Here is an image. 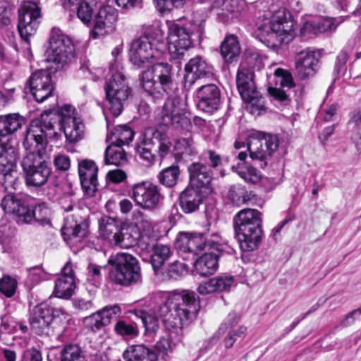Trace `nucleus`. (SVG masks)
Returning <instances> with one entry per match:
<instances>
[{
	"instance_id": "nucleus-61",
	"label": "nucleus",
	"mask_w": 361,
	"mask_h": 361,
	"mask_svg": "<svg viewBox=\"0 0 361 361\" xmlns=\"http://www.w3.org/2000/svg\"><path fill=\"white\" fill-rule=\"evenodd\" d=\"M54 164L57 170L61 171H68L71 167V159L68 156L58 154L54 158Z\"/></svg>"
},
{
	"instance_id": "nucleus-55",
	"label": "nucleus",
	"mask_w": 361,
	"mask_h": 361,
	"mask_svg": "<svg viewBox=\"0 0 361 361\" xmlns=\"http://www.w3.org/2000/svg\"><path fill=\"white\" fill-rule=\"evenodd\" d=\"M17 281L15 279L6 276L0 279V292L7 298L12 297L16 293Z\"/></svg>"
},
{
	"instance_id": "nucleus-30",
	"label": "nucleus",
	"mask_w": 361,
	"mask_h": 361,
	"mask_svg": "<svg viewBox=\"0 0 361 361\" xmlns=\"http://www.w3.org/2000/svg\"><path fill=\"white\" fill-rule=\"evenodd\" d=\"M126 361H157V355L152 349L144 345H133L123 353Z\"/></svg>"
},
{
	"instance_id": "nucleus-17",
	"label": "nucleus",
	"mask_w": 361,
	"mask_h": 361,
	"mask_svg": "<svg viewBox=\"0 0 361 361\" xmlns=\"http://www.w3.org/2000/svg\"><path fill=\"white\" fill-rule=\"evenodd\" d=\"M18 158V153L13 147H6L0 144V184L4 185L6 189L16 188L18 183L16 171Z\"/></svg>"
},
{
	"instance_id": "nucleus-26",
	"label": "nucleus",
	"mask_w": 361,
	"mask_h": 361,
	"mask_svg": "<svg viewBox=\"0 0 361 361\" xmlns=\"http://www.w3.org/2000/svg\"><path fill=\"white\" fill-rule=\"evenodd\" d=\"M190 173V186L206 191L212 180V176L207 166L203 164L195 162L188 167Z\"/></svg>"
},
{
	"instance_id": "nucleus-37",
	"label": "nucleus",
	"mask_w": 361,
	"mask_h": 361,
	"mask_svg": "<svg viewBox=\"0 0 361 361\" xmlns=\"http://www.w3.org/2000/svg\"><path fill=\"white\" fill-rule=\"evenodd\" d=\"M110 143L105 150V164L116 166L125 164L127 162V157L122 146L112 142Z\"/></svg>"
},
{
	"instance_id": "nucleus-19",
	"label": "nucleus",
	"mask_w": 361,
	"mask_h": 361,
	"mask_svg": "<svg viewBox=\"0 0 361 361\" xmlns=\"http://www.w3.org/2000/svg\"><path fill=\"white\" fill-rule=\"evenodd\" d=\"M185 87L190 88L197 80L210 78L214 75V68L202 56L192 58L185 66Z\"/></svg>"
},
{
	"instance_id": "nucleus-8",
	"label": "nucleus",
	"mask_w": 361,
	"mask_h": 361,
	"mask_svg": "<svg viewBox=\"0 0 361 361\" xmlns=\"http://www.w3.org/2000/svg\"><path fill=\"white\" fill-rule=\"evenodd\" d=\"M257 25L258 28L267 34L269 40L274 41L271 44L272 47L288 42L292 37L293 22L290 13L285 8L276 11L267 23Z\"/></svg>"
},
{
	"instance_id": "nucleus-43",
	"label": "nucleus",
	"mask_w": 361,
	"mask_h": 361,
	"mask_svg": "<svg viewBox=\"0 0 361 361\" xmlns=\"http://www.w3.org/2000/svg\"><path fill=\"white\" fill-rule=\"evenodd\" d=\"M180 172L179 166L173 164L162 169L157 175V178L161 185L167 188H172L177 184Z\"/></svg>"
},
{
	"instance_id": "nucleus-15",
	"label": "nucleus",
	"mask_w": 361,
	"mask_h": 361,
	"mask_svg": "<svg viewBox=\"0 0 361 361\" xmlns=\"http://www.w3.org/2000/svg\"><path fill=\"white\" fill-rule=\"evenodd\" d=\"M61 317H66L62 309L40 304L33 308L29 321L32 329L37 334L49 336L51 332L50 324L54 319Z\"/></svg>"
},
{
	"instance_id": "nucleus-10",
	"label": "nucleus",
	"mask_w": 361,
	"mask_h": 361,
	"mask_svg": "<svg viewBox=\"0 0 361 361\" xmlns=\"http://www.w3.org/2000/svg\"><path fill=\"white\" fill-rule=\"evenodd\" d=\"M107 108L114 117H118L123 111L124 104L131 94L124 75L121 72L112 74L104 87Z\"/></svg>"
},
{
	"instance_id": "nucleus-16",
	"label": "nucleus",
	"mask_w": 361,
	"mask_h": 361,
	"mask_svg": "<svg viewBox=\"0 0 361 361\" xmlns=\"http://www.w3.org/2000/svg\"><path fill=\"white\" fill-rule=\"evenodd\" d=\"M40 18L41 10L36 3L25 1L21 5L19 8L18 29L23 39L27 41L36 32Z\"/></svg>"
},
{
	"instance_id": "nucleus-3",
	"label": "nucleus",
	"mask_w": 361,
	"mask_h": 361,
	"mask_svg": "<svg viewBox=\"0 0 361 361\" xmlns=\"http://www.w3.org/2000/svg\"><path fill=\"white\" fill-rule=\"evenodd\" d=\"M200 307L194 292L183 290L164 297L162 302L149 311L136 310L135 315L140 318L147 334H155L161 319L166 332L178 336L183 325L192 319Z\"/></svg>"
},
{
	"instance_id": "nucleus-27",
	"label": "nucleus",
	"mask_w": 361,
	"mask_h": 361,
	"mask_svg": "<svg viewBox=\"0 0 361 361\" xmlns=\"http://www.w3.org/2000/svg\"><path fill=\"white\" fill-rule=\"evenodd\" d=\"M223 251L207 250L195 262V269L201 276L213 274L217 269L218 257Z\"/></svg>"
},
{
	"instance_id": "nucleus-12",
	"label": "nucleus",
	"mask_w": 361,
	"mask_h": 361,
	"mask_svg": "<svg viewBox=\"0 0 361 361\" xmlns=\"http://www.w3.org/2000/svg\"><path fill=\"white\" fill-rule=\"evenodd\" d=\"M174 84L175 89L171 93L163 92L159 95L152 94H149L157 99L163 97L164 94L169 96L160 112L158 114L159 119L163 125L184 128L190 124V121L185 116V109L180 101V99L176 96H173V94L177 89L175 82Z\"/></svg>"
},
{
	"instance_id": "nucleus-64",
	"label": "nucleus",
	"mask_w": 361,
	"mask_h": 361,
	"mask_svg": "<svg viewBox=\"0 0 361 361\" xmlns=\"http://www.w3.org/2000/svg\"><path fill=\"white\" fill-rule=\"evenodd\" d=\"M348 53L345 50H342L337 56L335 63V72L339 74L341 71L345 66L347 61L348 60Z\"/></svg>"
},
{
	"instance_id": "nucleus-2",
	"label": "nucleus",
	"mask_w": 361,
	"mask_h": 361,
	"mask_svg": "<svg viewBox=\"0 0 361 361\" xmlns=\"http://www.w3.org/2000/svg\"><path fill=\"white\" fill-rule=\"evenodd\" d=\"M57 118L54 114H42L38 120L32 121L26 131L23 146L27 152L22 160V168L25 183L29 186L44 185L51 174V169L43 155L47 138H56L59 133L55 130Z\"/></svg>"
},
{
	"instance_id": "nucleus-29",
	"label": "nucleus",
	"mask_w": 361,
	"mask_h": 361,
	"mask_svg": "<svg viewBox=\"0 0 361 361\" xmlns=\"http://www.w3.org/2000/svg\"><path fill=\"white\" fill-rule=\"evenodd\" d=\"M140 238L139 228L133 224H124L121 227L116 245L121 248H130L138 243Z\"/></svg>"
},
{
	"instance_id": "nucleus-49",
	"label": "nucleus",
	"mask_w": 361,
	"mask_h": 361,
	"mask_svg": "<svg viewBox=\"0 0 361 361\" xmlns=\"http://www.w3.org/2000/svg\"><path fill=\"white\" fill-rule=\"evenodd\" d=\"M114 331L118 335L130 338L136 337L139 334L137 326L135 324H130L123 320H119L116 323Z\"/></svg>"
},
{
	"instance_id": "nucleus-36",
	"label": "nucleus",
	"mask_w": 361,
	"mask_h": 361,
	"mask_svg": "<svg viewBox=\"0 0 361 361\" xmlns=\"http://www.w3.org/2000/svg\"><path fill=\"white\" fill-rule=\"evenodd\" d=\"M240 53V47L237 37L231 35L226 37L221 46V54L224 59L231 63L236 60Z\"/></svg>"
},
{
	"instance_id": "nucleus-4",
	"label": "nucleus",
	"mask_w": 361,
	"mask_h": 361,
	"mask_svg": "<svg viewBox=\"0 0 361 361\" xmlns=\"http://www.w3.org/2000/svg\"><path fill=\"white\" fill-rule=\"evenodd\" d=\"M262 214L255 209H243L233 218L235 235L241 250L253 251L259 247L262 237Z\"/></svg>"
},
{
	"instance_id": "nucleus-24",
	"label": "nucleus",
	"mask_w": 361,
	"mask_h": 361,
	"mask_svg": "<svg viewBox=\"0 0 361 361\" xmlns=\"http://www.w3.org/2000/svg\"><path fill=\"white\" fill-rule=\"evenodd\" d=\"M234 283V278L228 275H220L201 282L197 292L201 295H208L215 292L228 291Z\"/></svg>"
},
{
	"instance_id": "nucleus-39",
	"label": "nucleus",
	"mask_w": 361,
	"mask_h": 361,
	"mask_svg": "<svg viewBox=\"0 0 361 361\" xmlns=\"http://www.w3.org/2000/svg\"><path fill=\"white\" fill-rule=\"evenodd\" d=\"M26 210L27 212L23 216L22 222L30 224L33 220L41 223L49 221V209L45 203H39L35 206L33 209L29 208L27 205Z\"/></svg>"
},
{
	"instance_id": "nucleus-52",
	"label": "nucleus",
	"mask_w": 361,
	"mask_h": 361,
	"mask_svg": "<svg viewBox=\"0 0 361 361\" xmlns=\"http://www.w3.org/2000/svg\"><path fill=\"white\" fill-rule=\"evenodd\" d=\"M262 62V56L255 50L247 49L243 56V61L240 66H245L247 68L252 70L255 68H259Z\"/></svg>"
},
{
	"instance_id": "nucleus-35",
	"label": "nucleus",
	"mask_w": 361,
	"mask_h": 361,
	"mask_svg": "<svg viewBox=\"0 0 361 361\" xmlns=\"http://www.w3.org/2000/svg\"><path fill=\"white\" fill-rule=\"evenodd\" d=\"M1 205L5 212L17 215L18 221L22 222L23 216L27 212L24 201L13 195H7L2 199Z\"/></svg>"
},
{
	"instance_id": "nucleus-51",
	"label": "nucleus",
	"mask_w": 361,
	"mask_h": 361,
	"mask_svg": "<svg viewBox=\"0 0 361 361\" xmlns=\"http://www.w3.org/2000/svg\"><path fill=\"white\" fill-rule=\"evenodd\" d=\"M187 271L186 264L176 261L168 265L164 272V276L165 279L176 280L182 277Z\"/></svg>"
},
{
	"instance_id": "nucleus-5",
	"label": "nucleus",
	"mask_w": 361,
	"mask_h": 361,
	"mask_svg": "<svg viewBox=\"0 0 361 361\" xmlns=\"http://www.w3.org/2000/svg\"><path fill=\"white\" fill-rule=\"evenodd\" d=\"M204 22V17L197 18L196 14H194L189 26L178 23L169 25L167 42L172 58L180 59L183 56L185 51L192 46V35L195 32H202Z\"/></svg>"
},
{
	"instance_id": "nucleus-62",
	"label": "nucleus",
	"mask_w": 361,
	"mask_h": 361,
	"mask_svg": "<svg viewBox=\"0 0 361 361\" xmlns=\"http://www.w3.org/2000/svg\"><path fill=\"white\" fill-rule=\"evenodd\" d=\"M341 20L337 18H329L318 23L319 32H324L336 30Z\"/></svg>"
},
{
	"instance_id": "nucleus-57",
	"label": "nucleus",
	"mask_w": 361,
	"mask_h": 361,
	"mask_svg": "<svg viewBox=\"0 0 361 361\" xmlns=\"http://www.w3.org/2000/svg\"><path fill=\"white\" fill-rule=\"evenodd\" d=\"M240 320V316L235 312H231L224 319L221 324L219 331L224 332L227 329H234L233 328L237 325Z\"/></svg>"
},
{
	"instance_id": "nucleus-7",
	"label": "nucleus",
	"mask_w": 361,
	"mask_h": 361,
	"mask_svg": "<svg viewBox=\"0 0 361 361\" xmlns=\"http://www.w3.org/2000/svg\"><path fill=\"white\" fill-rule=\"evenodd\" d=\"M175 246L181 252L197 255L207 250L224 251L226 245L218 234L182 232L177 236Z\"/></svg>"
},
{
	"instance_id": "nucleus-44",
	"label": "nucleus",
	"mask_w": 361,
	"mask_h": 361,
	"mask_svg": "<svg viewBox=\"0 0 361 361\" xmlns=\"http://www.w3.org/2000/svg\"><path fill=\"white\" fill-rule=\"evenodd\" d=\"M228 197L233 203L239 206L251 202L255 195L247 192L245 187L236 185L230 188Z\"/></svg>"
},
{
	"instance_id": "nucleus-45",
	"label": "nucleus",
	"mask_w": 361,
	"mask_h": 361,
	"mask_svg": "<svg viewBox=\"0 0 361 361\" xmlns=\"http://www.w3.org/2000/svg\"><path fill=\"white\" fill-rule=\"evenodd\" d=\"M232 169L246 182L257 183L261 179L260 172L251 166L238 164L236 166H233Z\"/></svg>"
},
{
	"instance_id": "nucleus-54",
	"label": "nucleus",
	"mask_w": 361,
	"mask_h": 361,
	"mask_svg": "<svg viewBox=\"0 0 361 361\" xmlns=\"http://www.w3.org/2000/svg\"><path fill=\"white\" fill-rule=\"evenodd\" d=\"M246 332L247 327L244 325L239 326L236 329L229 330L224 341L225 347L226 348H232L238 338L245 336Z\"/></svg>"
},
{
	"instance_id": "nucleus-31",
	"label": "nucleus",
	"mask_w": 361,
	"mask_h": 361,
	"mask_svg": "<svg viewBox=\"0 0 361 361\" xmlns=\"http://www.w3.org/2000/svg\"><path fill=\"white\" fill-rule=\"evenodd\" d=\"M25 123V118L18 113L0 115V137L13 134Z\"/></svg>"
},
{
	"instance_id": "nucleus-22",
	"label": "nucleus",
	"mask_w": 361,
	"mask_h": 361,
	"mask_svg": "<svg viewBox=\"0 0 361 361\" xmlns=\"http://www.w3.org/2000/svg\"><path fill=\"white\" fill-rule=\"evenodd\" d=\"M97 166L92 160L83 159L78 163L81 186L90 196H93L97 190Z\"/></svg>"
},
{
	"instance_id": "nucleus-42",
	"label": "nucleus",
	"mask_w": 361,
	"mask_h": 361,
	"mask_svg": "<svg viewBox=\"0 0 361 361\" xmlns=\"http://www.w3.org/2000/svg\"><path fill=\"white\" fill-rule=\"evenodd\" d=\"M149 140V133H145L140 144L137 145L136 147L137 154L143 161V164L147 166L153 165L156 160V156L152 153L153 145H147Z\"/></svg>"
},
{
	"instance_id": "nucleus-25",
	"label": "nucleus",
	"mask_w": 361,
	"mask_h": 361,
	"mask_svg": "<svg viewBox=\"0 0 361 361\" xmlns=\"http://www.w3.org/2000/svg\"><path fill=\"white\" fill-rule=\"evenodd\" d=\"M204 192L190 185L187 187L179 197V204L181 209L187 214L196 211L202 202Z\"/></svg>"
},
{
	"instance_id": "nucleus-1",
	"label": "nucleus",
	"mask_w": 361,
	"mask_h": 361,
	"mask_svg": "<svg viewBox=\"0 0 361 361\" xmlns=\"http://www.w3.org/2000/svg\"><path fill=\"white\" fill-rule=\"evenodd\" d=\"M161 31L152 28L135 39L129 49L130 61L137 68L150 65L140 75V85L149 94L171 93L175 89L172 66L159 61L163 52L156 47V38Z\"/></svg>"
},
{
	"instance_id": "nucleus-41",
	"label": "nucleus",
	"mask_w": 361,
	"mask_h": 361,
	"mask_svg": "<svg viewBox=\"0 0 361 361\" xmlns=\"http://www.w3.org/2000/svg\"><path fill=\"white\" fill-rule=\"evenodd\" d=\"M75 279L70 276L63 278L59 276L55 282L53 293L59 298H70L75 289Z\"/></svg>"
},
{
	"instance_id": "nucleus-56",
	"label": "nucleus",
	"mask_w": 361,
	"mask_h": 361,
	"mask_svg": "<svg viewBox=\"0 0 361 361\" xmlns=\"http://www.w3.org/2000/svg\"><path fill=\"white\" fill-rule=\"evenodd\" d=\"M27 283H30L31 286H35L47 277L46 272L41 267L39 266L31 267L27 269Z\"/></svg>"
},
{
	"instance_id": "nucleus-47",
	"label": "nucleus",
	"mask_w": 361,
	"mask_h": 361,
	"mask_svg": "<svg viewBox=\"0 0 361 361\" xmlns=\"http://www.w3.org/2000/svg\"><path fill=\"white\" fill-rule=\"evenodd\" d=\"M250 94V98L243 99L247 103L246 108L253 116H259L265 110L264 99L257 91L255 92V94Z\"/></svg>"
},
{
	"instance_id": "nucleus-63",
	"label": "nucleus",
	"mask_w": 361,
	"mask_h": 361,
	"mask_svg": "<svg viewBox=\"0 0 361 361\" xmlns=\"http://www.w3.org/2000/svg\"><path fill=\"white\" fill-rule=\"evenodd\" d=\"M137 221L133 225L139 228V231L142 229L144 231H149L152 228V221L141 212H137Z\"/></svg>"
},
{
	"instance_id": "nucleus-21",
	"label": "nucleus",
	"mask_w": 361,
	"mask_h": 361,
	"mask_svg": "<svg viewBox=\"0 0 361 361\" xmlns=\"http://www.w3.org/2000/svg\"><path fill=\"white\" fill-rule=\"evenodd\" d=\"M295 68L301 80L313 77L319 69V59L315 51L307 48L298 53L295 61Z\"/></svg>"
},
{
	"instance_id": "nucleus-20",
	"label": "nucleus",
	"mask_w": 361,
	"mask_h": 361,
	"mask_svg": "<svg viewBox=\"0 0 361 361\" xmlns=\"http://www.w3.org/2000/svg\"><path fill=\"white\" fill-rule=\"evenodd\" d=\"M28 84L30 91L38 102H43L49 97L53 91L51 77L47 70H38L30 77Z\"/></svg>"
},
{
	"instance_id": "nucleus-50",
	"label": "nucleus",
	"mask_w": 361,
	"mask_h": 361,
	"mask_svg": "<svg viewBox=\"0 0 361 361\" xmlns=\"http://www.w3.org/2000/svg\"><path fill=\"white\" fill-rule=\"evenodd\" d=\"M79 4L77 10L78 18L86 25L90 24L92 19L93 6L95 5L94 0H86Z\"/></svg>"
},
{
	"instance_id": "nucleus-48",
	"label": "nucleus",
	"mask_w": 361,
	"mask_h": 361,
	"mask_svg": "<svg viewBox=\"0 0 361 361\" xmlns=\"http://www.w3.org/2000/svg\"><path fill=\"white\" fill-rule=\"evenodd\" d=\"M176 157L190 156L195 154L194 142L191 137L180 138L173 147Z\"/></svg>"
},
{
	"instance_id": "nucleus-23",
	"label": "nucleus",
	"mask_w": 361,
	"mask_h": 361,
	"mask_svg": "<svg viewBox=\"0 0 361 361\" xmlns=\"http://www.w3.org/2000/svg\"><path fill=\"white\" fill-rule=\"evenodd\" d=\"M198 108L205 112L212 113L218 109L220 103V91L214 84L202 85L197 92Z\"/></svg>"
},
{
	"instance_id": "nucleus-11",
	"label": "nucleus",
	"mask_w": 361,
	"mask_h": 361,
	"mask_svg": "<svg viewBox=\"0 0 361 361\" xmlns=\"http://www.w3.org/2000/svg\"><path fill=\"white\" fill-rule=\"evenodd\" d=\"M279 139L276 135L262 132L252 133L247 139V150L250 157L265 167L273 154L279 147Z\"/></svg>"
},
{
	"instance_id": "nucleus-33",
	"label": "nucleus",
	"mask_w": 361,
	"mask_h": 361,
	"mask_svg": "<svg viewBox=\"0 0 361 361\" xmlns=\"http://www.w3.org/2000/svg\"><path fill=\"white\" fill-rule=\"evenodd\" d=\"M145 249L152 251L151 264L155 273L161 268L166 260L171 255V250L169 246L161 243H147Z\"/></svg>"
},
{
	"instance_id": "nucleus-34",
	"label": "nucleus",
	"mask_w": 361,
	"mask_h": 361,
	"mask_svg": "<svg viewBox=\"0 0 361 361\" xmlns=\"http://www.w3.org/2000/svg\"><path fill=\"white\" fill-rule=\"evenodd\" d=\"M149 136L150 140L147 141V145H153L161 160L172 153L174 146L169 137L159 131H154L149 133Z\"/></svg>"
},
{
	"instance_id": "nucleus-6",
	"label": "nucleus",
	"mask_w": 361,
	"mask_h": 361,
	"mask_svg": "<svg viewBox=\"0 0 361 361\" xmlns=\"http://www.w3.org/2000/svg\"><path fill=\"white\" fill-rule=\"evenodd\" d=\"M108 263L111 265L110 279L116 284L129 286L141 281V269L136 257L132 255L119 252L111 255Z\"/></svg>"
},
{
	"instance_id": "nucleus-38",
	"label": "nucleus",
	"mask_w": 361,
	"mask_h": 361,
	"mask_svg": "<svg viewBox=\"0 0 361 361\" xmlns=\"http://www.w3.org/2000/svg\"><path fill=\"white\" fill-rule=\"evenodd\" d=\"M86 234V224L80 221H74L73 217H67L62 229V235L65 240L74 238H82Z\"/></svg>"
},
{
	"instance_id": "nucleus-58",
	"label": "nucleus",
	"mask_w": 361,
	"mask_h": 361,
	"mask_svg": "<svg viewBox=\"0 0 361 361\" xmlns=\"http://www.w3.org/2000/svg\"><path fill=\"white\" fill-rule=\"evenodd\" d=\"M170 334L171 338H161L156 344L157 349L164 355H168L171 353L176 346V342L173 340L172 336Z\"/></svg>"
},
{
	"instance_id": "nucleus-9",
	"label": "nucleus",
	"mask_w": 361,
	"mask_h": 361,
	"mask_svg": "<svg viewBox=\"0 0 361 361\" xmlns=\"http://www.w3.org/2000/svg\"><path fill=\"white\" fill-rule=\"evenodd\" d=\"M43 114H54L57 118L55 130L59 133L57 140L61 134L57 131V126H60L63 130L66 140L68 143L75 144L82 140L85 136V127L81 118L78 116L75 109L71 105H63L59 110V116L53 111H45ZM56 140V138H49Z\"/></svg>"
},
{
	"instance_id": "nucleus-32",
	"label": "nucleus",
	"mask_w": 361,
	"mask_h": 361,
	"mask_svg": "<svg viewBox=\"0 0 361 361\" xmlns=\"http://www.w3.org/2000/svg\"><path fill=\"white\" fill-rule=\"evenodd\" d=\"M121 227L120 222L116 219L109 216H105L99 221L100 235L114 245H116Z\"/></svg>"
},
{
	"instance_id": "nucleus-18",
	"label": "nucleus",
	"mask_w": 361,
	"mask_h": 361,
	"mask_svg": "<svg viewBox=\"0 0 361 361\" xmlns=\"http://www.w3.org/2000/svg\"><path fill=\"white\" fill-rule=\"evenodd\" d=\"M118 20V11L111 6H102L94 19L91 32L93 38L104 36L114 31Z\"/></svg>"
},
{
	"instance_id": "nucleus-40",
	"label": "nucleus",
	"mask_w": 361,
	"mask_h": 361,
	"mask_svg": "<svg viewBox=\"0 0 361 361\" xmlns=\"http://www.w3.org/2000/svg\"><path fill=\"white\" fill-rule=\"evenodd\" d=\"M134 136L133 130L126 125L116 126L114 130L106 136V142L120 145H128L132 141Z\"/></svg>"
},
{
	"instance_id": "nucleus-46",
	"label": "nucleus",
	"mask_w": 361,
	"mask_h": 361,
	"mask_svg": "<svg viewBox=\"0 0 361 361\" xmlns=\"http://www.w3.org/2000/svg\"><path fill=\"white\" fill-rule=\"evenodd\" d=\"M61 361H87L79 345L69 344L65 345L60 353Z\"/></svg>"
},
{
	"instance_id": "nucleus-53",
	"label": "nucleus",
	"mask_w": 361,
	"mask_h": 361,
	"mask_svg": "<svg viewBox=\"0 0 361 361\" xmlns=\"http://www.w3.org/2000/svg\"><path fill=\"white\" fill-rule=\"evenodd\" d=\"M106 319L105 320L102 318L99 311L92 314L84 319L86 328L92 332H97L104 326H106Z\"/></svg>"
},
{
	"instance_id": "nucleus-60",
	"label": "nucleus",
	"mask_w": 361,
	"mask_h": 361,
	"mask_svg": "<svg viewBox=\"0 0 361 361\" xmlns=\"http://www.w3.org/2000/svg\"><path fill=\"white\" fill-rule=\"evenodd\" d=\"M99 312L102 318L107 320L106 325H108L110 324L112 318L116 317L121 314V310L118 305H114L113 306H106L104 307L102 310H99Z\"/></svg>"
},
{
	"instance_id": "nucleus-59",
	"label": "nucleus",
	"mask_w": 361,
	"mask_h": 361,
	"mask_svg": "<svg viewBox=\"0 0 361 361\" xmlns=\"http://www.w3.org/2000/svg\"><path fill=\"white\" fill-rule=\"evenodd\" d=\"M274 74L278 78H280V82L282 87H287L290 89L295 86L293 78L289 71L282 68H277L275 71Z\"/></svg>"
},
{
	"instance_id": "nucleus-14",
	"label": "nucleus",
	"mask_w": 361,
	"mask_h": 361,
	"mask_svg": "<svg viewBox=\"0 0 361 361\" xmlns=\"http://www.w3.org/2000/svg\"><path fill=\"white\" fill-rule=\"evenodd\" d=\"M131 197L137 206L148 211L159 207L164 200L159 186L148 181L135 184Z\"/></svg>"
},
{
	"instance_id": "nucleus-13",
	"label": "nucleus",
	"mask_w": 361,
	"mask_h": 361,
	"mask_svg": "<svg viewBox=\"0 0 361 361\" xmlns=\"http://www.w3.org/2000/svg\"><path fill=\"white\" fill-rule=\"evenodd\" d=\"M48 60L61 66L67 63L74 56V46L71 38L59 27L50 32L49 46L47 51Z\"/></svg>"
},
{
	"instance_id": "nucleus-28",
	"label": "nucleus",
	"mask_w": 361,
	"mask_h": 361,
	"mask_svg": "<svg viewBox=\"0 0 361 361\" xmlns=\"http://www.w3.org/2000/svg\"><path fill=\"white\" fill-rule=\"evenodd\" d=\"M236 85L242 99L250 98V94L257 91L253 82V71L240 66L236 75Z\"/></svg>"
}]
</instances>
